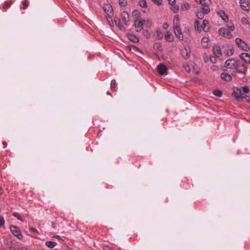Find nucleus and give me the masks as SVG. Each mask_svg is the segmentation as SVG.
Returning <instances> with one entry per match:
<instances>
[{
  "label": "nucleus",
  "instance_id": "nucleus-24",
  "mask_svg": "<svg viewBox=\"0 0 250 250\" xmlns=\"http://www.w3.org/2000/svg\"><path fill=\"white\" fill-rule=\"evenodd\" d=\"M213 93L218 97H221L222 96L223 93L222 91L219 89H214L213 91Z\"/></svg>",
  "mask_w": 250,
  "mask_h": 250
},
{
  "label": "nucleus",
  "instance_id": "nucleus-25",
  "mask_svg": "<svg viewBox=\"0 0 250 250\" xmlns=\"http://www.w3.org/2000/svg\"><path fill=\"white\" fill-rule=\"evenodd\" d=\"M234 49L233 48L228 49L225 52V55L227 56H231L234 53Z\"/></svg>",
  "mask_w": 250,
  "mask_h": 250
},
{
  "label": "nucleus",
  "instance_id": "nucleus-38",
  "mask_svg": "<svg viewBox=\"0 0 250 250\" xmlns=\"http://www.w3.org/2000/svg\"><path fill=\"white\" fill-rule=\"evenodd\" d=\"M143 35L144 36L146 37L147 39H148L150 38V33H149V32L147 30H146L145 31H144L143 32Z\"/></svg>",
  "mask_w": 250,
  "mask_h": 250
},
{
  "label": "nucleus",
  "instance_id": "nucleus-40",
  "mask_svg": "<svg viewBox=\"0 0 250 250\" xmlns=\"http://www.w3.org/2000/svg\"><path fill=\"white\" fill-rule=\"evenodd\" d=\"M171 5L173 7L172 10L173 11V12L175 13L179 9V6L178 5H176L175 3L173 4V5Z\"/></svg>",
  "mask_w": 250,
  "mask_h": 250
},
{
  "label": "nucleus",
  "instance_id": "nucleus-30",
  "mask_svg": "<svg viewBox=\"0 0 250 250\" xmlns=\"http://www.w3.org/2000/svg\"><path fill=\"white\" fill-rule=\"evenodd\" d=\"M13 216L14 217H16L18 219H19L22 222H24V220L23 219L22 216L19 213L15 212V213H13Z\"/></svg>",
  "mask_w": 250,
  "mask_h": 250
},
{
  "label": "nucleus",
  "instance_id": "nucleus-1",
  "mask_svg": "<svg viewBox=\"0 0 250 250\" xmlns=\"http://www.w3.org/2000/svg\"><path fill=\"white\" fill-rule=\"evenodd\" d=\"M229 69H234L231 74L234 76H236V73H238L243 75L244 77L247 71V67L244 63L234 59L227 60L225 65L222 67L223 71H227Z\"/></svg>",
  "mask_w": 250,
  "mask_h": 250
},
{
  "label": "nucleus",
  "instance_id": "nucleus-5",
  "mask_svg": "<svg viewBox=\"0 0 250 250\" xmlns=\"http://www.w3.org/2000/svg\"><path fill=\"white\" fill-rule=\"evenodd\" d=\"M218 34L225 38L230 39L232 37L231 33L228 29L221 28L218 31Z\"/></svg>",
  "mask_w": 250,
  "mask_h": 250
},
{
  "label": "nucleus",
  "instance_id": "nucleus-12",
  "mask_svg": "<svg viewBox=\"0 0 250 250\" xmlns=\"http://www.w3.org/2000/svg\"><path fill=\"white\" fill-rule=\"evenodd\" d=\"M241 94V90L237 87L233 88V91L232 93V96L236 99H239L240 95Z\"/></svg>",
  "mask_w": 250,
  "mask_h": 250
},
{
  "label": "nucleus",
  "instance_id": "nucleus-9",
  "mask_svg": "<svg viewBox=\"0 0 250 250\" xmlns=\"http://www.w3.org/2000/svg\"><path fill=\"white\" fill-rule=\"evenodd\" d=\"M212 51L215 57L219 58L222 54L221 48L218 45H214Z\"/></svg>",
  "mask_w": 250,
  "mask_h": 250
},
{
  "label": "nucleus",
  "instance_id": "nucleus-46",
  "mask_svg": "<svg viewBox=\"0 0 250 250\" xmlns=\"http://www.w3.org/2000/svg\"><path fill=\"white\" fill-rule=\"evenodd\" d=\"M242 22L244 24H248V21L247 19V18L243 17L242 19Z\"/></svg>",
  "mask_w": 250,
  "mask_h": 250
},
{
  "label": "nucleus",
  "instance_id": "nucleus-32",
  "mask_svg": "<svg viewBox=\"0 0 250 250\" xmlns=\"http://www.w3.org/2000/svg\"><path fill=\"white\" fill-rule=\"evenodd\" d=\"M29 5V2L27 0H24L22 1V8L25 9Z\"/></svg>",
  "mask_w": 250,
  "mask_h": 250
},
{
  "label": "nucleus",
  "instance_id": "nucleus-6",
  "mask_svg": "<svg viewBox=\"0 0 250 250\" xmlns=\"http://www.w3.org/2000/svg\"><path fill=\"white\" fill-rule=\"evenodd\" d=\"M235 42L239 48H241L244 50H247L249 48L248 44L240 38H236L235 39Z\"/></svg>",
  "mask_w": 250,
  "mask_h": 250
},
{
  "label": "nucleus",
  "instance_id": "nucleus-28",
  "mask_svg": "<svg viewBox=\"0 0 250 250\" xmlns=\"http://www.w3.org/2000/svg\"><path fill=\"white\" fill-rule=\"evenodd\" d=\"M11 4H12V3L11 1L4 2V3L2 5L3 9H7L8 7H9L11 6Z\"/></svg>",
  "mask_w": 250,
  "mask_h": 250
},
{
  "label": "nucleus",
  "instance_id": "nucleus-18",
  "mask_svg": "<svg viewBox=\"0 0 250 250\" xmlns=\"http://www.w3.org/2000/svg\"><path fill=\"white\" fill-rule=\"evenodd\" d=\"M127 37L130 41L134 42H139V38L133 34H129L128 35Z\"/></svg>",
  "mask_w": 250,
  "mask_h": 250
},
{
  "label": "nucleus",
  "instance_id": "nucleus-34",
  "mask_svg": "<svg viewBox=\"0 0 250 250\" xmlns=\"http://www.w3.org/2000/svg\"><path fill=\"white\" fill-rule=\"evenodd\" d=\"M119 4L121 6H125L127 4L126 0H119Z\"/></svg>",
  "mask_w": 250,
  "mask_h": 250
},
{
  "label": "nucleus",
  "instance_id": "nucleus-43",
  "mask_svg": "<svg viewBox=\"0 0 250 250\" xmlns=\"http://www.w3.org/2000/svg\"><path fill=\"white\" fill-rule=\"evenodd\" d=\"M130 47L131 48L130 49V50L132 49L135 51H140V49L139 48H138L137 47H136V46H135L134 45H132Z\"/></svg>",
  "mask_w": 250,
  "mask_h": 250
},
{
  "label": "nucleus",
  "instance_id": "nucleus-19",
  "mask_svg": "<svg viewBox=\"0 0 250 250\" xmlns=\"http://www.w3.org/2000/svg\"><path fill=\"white\" fill-rule=\"evenodd\" d=\"M182 55L185 59H187L190 57V52L186 48L182 51Z\"/></svg>",
  "mask_w": 250,
  "mask_h": 250
},
{
  "label": "nucleus",
  "instance_id": "nucleus-53",
  "mask_svg": "<svg viewBox=\"0 0 250 250\" xmlns=\"http://www.w3.org/2000/svg\"><path fill=\"white\" fill-rule=\"evenodd\" d=\"M159 46V44L158 43H155L154 44V48H156V47L158 48Z\"/></svg>",
  "mask_w": 250,
  "mask_h": 250
},
{
  "label": "nucleus",
  "instance_id": "nucleus-36",
  "mask_svg": "<svg viewBox=\"0 0 250 250\" xmlns=\"http://www.w3.org/2000/svg\"><path fill=\"white\" fill-rule=\"evenodd\" d=\"M5 221L3 217L2 216H0V228L3 227L4 225Z\"/></svg>",
  "mask_w": 250,
  "mask_h": 250
},
{
  "label": "nucleus",
  "instance_id": "nucleus-13",
  "mask_svg": "<svg viewBox=\"0 0 250 250\" xmlns=\"http://www.w3.org/2000/svg\"><path fill=\"white\" fill-rule=\"evenodd\" d=\"M217 14L225 21H227L229 20L228 16L225 14L224 11H223L222 10H220V11H218Z\"/></svg>",
  "mask_w": 250,
  "mask_h": 250
},
{
  "label": "nucleus",
  "instance_id": "nucleus-44",
  "mask_svg": "<svg viewBox=\"0 0 250 250\" xmlns=\"http://www.w3.org/2000/svg\"><path fill=\"white\" fill-rule=\"evenodd\" d=\"M152 1L157 5H161L162 1V0H152Z\"/></svg>",
  "mask_w": 250,
  "mask_h": 250
},
{
  "label": "nucleus",
  "instance_id": "nucleus-20",
  "mask_svg": "<svg viewBox=\"0 0 250 250\" xmlns=\"http://www.w3.org/2000/svg\"><path fill=\"white\" fill-rule=\"evenodd\" d=\"M114 22L115 24L119 27L120 30H123L124 26H123L122 23L121 22V21L119 18L115 17L114 18Z\"/></svg>",
  "mask_w": 250,
  "mask_h": 250
},
{
  "label": "nucleus",
  "instance_id": "nucleus-4",
  "mask_svg": "<svg viewBox=\"0 0 250 250\" xmlns=\"http://www.w3.org/2000/svg\"><path fill=\"white\" fill-rule=\"evenodd\" d=\"M174 32L176 37L180 40H184V36L180 28V25H176L173 27Z\"/></svg>",
  "mask_w": 250,
  "mask_h": 250
},
{
  "label": "nucleus",
  "instance_id": "nucleus-27",
  "mask_svg": "<svg viewBox=\"0 0 250 250\" xmlns=\"http://www.w3.org/2000/svg\"><path fill=\"white\" fill-rule=\"evenodd\" d=\"M209 41V39L207 37H203L202 39V44L203 46L206 47L208 46V43Z\"/></svg>",
  "mask_w": 250,
  "mask_h": 250
},
{
  "label": "nucleus",
  "instance_id": "nucleus-21",
  "mask_svg": "<svg viewBox=\"0 0 250 250\" xmlns=\"http://www.w3.org/2000/svg\"><path fill=\"white\" fill-rule=\"evenodd\" d=\"M122 16L124 19L125 24H126V22L129 21L128 14L125 11H124L122 14Z\"/></svg>",
  "mask_w": 250,
  "mask_h": 250
},
{
  "label": "nucleus",
  "instance_id": "nucleus-23",
  "mask_svg": "<svg viewBox=\"0 0 250 250\" xmlns=\"http://www.w3.org/2000/svg\"><path fill=\"white\" fill-rule=\"evenodd\" d=\"M179 16L177 15H176L174 17L173 21V26L175 27L176 25H179Z\"/></svg>",
  "mask_w": 250,
  "mask_h": 250
},
{
  "label": "nucleus",
  "instance_id": "nucleus-51",
  "mask_svg": "<svg viewBox=\"0 0 250 250\" xmlns=\"http://www.w3.org/2000/svg\"><path fill=\"white\" fill-rule=\"evenodd\" d=\"M104 250H112L108 246H107L104 247Z\"/></svg>",
  "mask_w": 250,
  "mask_h": 250
},
{
  "label": "nucleus",
  "instance_id": "nucleus-17",
  "mask_svg": "<svg viewBox=\"0 0 250 250\" xmlns=\"http://www.w3.org/2000/svg\"><path fill=\"white\" fill-rule=\"evenodd\" d=\"M208 13H205L204 10L202 11H198L196 13L197 17L199 19H202L204 17V14H208Z\"/></svg>",
  "mask_w": 250,
  "mask_h": 250
},
{
  "label": "nucleus",
  "instance_id": "nucleus-61",
  "mask_svg": "<svg viewBox=\"0 0 250 250\" xmlns=\"http://www.w3.org/2000/svg\"><path fill=\"white\" fill-rule=\"evenodd\" d=\"M54 238H60V236H58V235H55L54 236Z\"/></svg>",
  "mask_w": 250,
  "mask_h": 250
},
{
  "label": "nucleus",
  "instance_id": "nucleus-64",
  "mask_svg": "<svg viewBox=\"0 0 250 250\" xmlns=\"http://www.w3.org/2000/svg\"><path fill=\"white\" fill-rule=\"evenodd\" d=\"M146 22H147V24H151L150 22L149 21H147Z\"/></svg>",
  "mask_w": 250,
  "mask_h": 250
},
{
  "label": "nucleus",
  "instance_id": "nucleus-55",
  "mask_svg": "<svg viewBox=\"0 0 250 250\" xmlns=\"http://www.w3.org/2000/svg\"><path fill=\"white\" fill-rule=\"evenodd\" d=\"M143 29V28H136V31L137 32H140Z\"/></svg>",
  "mask_w": 250,
  "mask_h": 250
},
{
  "label": "nucleus",
  "instance_id": "nucleus-8",
  "mask_svg": "<svg viewBox=\"0 0 250 250\" xmlns=\"http://www.w3.org/2000/svg\"><path fill=\"white\" fill-rule=\"evenodd\" d=\"M240 4L241 8L244 10H249L250 8V1L246 0H240Z\"/></svg>",
  "mask_w": 250,
  "mask_h": 250
},
{
  "label": "nucleus",
  "instance_id": "nucleus-57",
  "mask_svg": "<svg viewBox=\"0 0 250 250\" xmlns=\"http://www.w3.org/2000/svg\"><path fill=\"white\" fill-rule=\"evenodd\" d=\"M110 26H112L113 25V21H112V20H111V22H108Z\"/></svg>",
  "mask_w": 250,
  "mask_h": 250
},
{
  "label": "nucleus",
  "instance_id": "nucleus-37",
  "mask_svg": "<svg viewBox=\"0 0 250 250\" xmlns=\"http://www.w3.org/2000/svg\"><path fill=\"white\" fill-rule=\"evenodd\" d=\"M111 88L112 89L115 90L116 88V81L113 80L111 82Z\"/></svg>",
  "mask_w": 250,
  "mask_h": 250
},
{
  "label": "nucleus",
  "instance_id": "nucleus-45",
  "mask_svg": "<svg viewBox=\"0 0 250 250\" xmlns=\"http://www.w3.org/2000/svg\"><path fill=\"white\" fill-rule=\"evenodd\" d=\"M216 57L213 56L210 57L209 59L210 62L212 63H215L216 61Z\"/></svg>",
  "mask_w": 250,
  "mask_h": 250
},
{
  "label": "nucleus",
  "instance_id": "nucleus-63",
  "mask_svg": "<svg viewBox=\"0 0 250 250\" xmlns=\"http://www.w3.org/2000/svg\"><path fill=\"white\" fill-rule=\"evenodd\" d=\"M13 250H16V249L15 248H10V250H13Z\"/></svg>",
  "mask_w": 250,
  "mask_h": 250
},
{
  "label": "nucleus",
  "instance_id": "nucleus-60",
  "mask_svg": "<svg viewBox=\"0 0 250 250\" xmlns=\"http://www.w3.org/2000/svg\"><path fill=\"white\" fill-rule=\"evenodd\" d=\"M111 20H112V19L110 17L107 18V20L108 22H111Z\"/></svg>",
  "mask_w": 250,
  "mask_h": 250
},
{
  "label": "nucleus",
  "instance_id": "nucleus-47",
  "mask_svg": "<svg viewBox=\"0 0 250 250\" xmlns=\"http://www.w3.org/2000/svg\"><path fill=\"white\" fill-rule=\"evenodd\" d=\"M29 230L31 232L35 233L37 232V230L33 228H29Z\"/></svg>",
  "mask_w": 250,
  "mask_h": 250
},
{
  "label": "nucleus",
  "instance_id": "nucleus-41",
  "mask_svg": "<svg viewBox=\"0 0 250 250\" xmlns=\"http://www.w3.org/2000/svg\"><path fill=\"white\" fill-rule=\"evenodd\" d=\"M243 90L245 93H248L250 92L249 87L248 86L243 87Z\"/></svg>",
  "mask_w": 250,
  "mask_h": 250
},
{
  "label": "nucleus",
  "instance_id": "nucleus-35",
  "mask_svg": "<svg viewBox=\"0 0 250 250\" xmlns=\"http://www.w3.org/2000/svg\"><path fill=\"white\" fill-rule=\"evenodd\" d=\"M189 7V5L188 3H185L184 4H183L182 5H181V8L184 10V9H188Z\"/></svg>",
  "mask_w": 250,
  "mask_h": 250
},
{
  "label": "nucleus",
  "instance_id": "nucleus-49",
  "mask_svg": "<svg viewBox=\"0 0 250 250\" xmlns=\"http://www.w3.org/2000/svg\"><path fill=\"white\" fill-rule=\"evenodd\" d=\"M247 96L244 93L241 92V95H240L239 99H243L246 98Z\"/></svg>",
  "mask_w": 250,
  "mask_h": 250
},
{
  "label": "nucleus",
  "instance_id": "nucleus-42",
  "mask_svg": "<svg viewBox=\"0 0 250 250\" xmlns=\"http://www.w3.org/2000/svg\"><path fill=\"white\" fill-rule=\"evenodd\" d=\"M157 37L159 39H161L163 38V35L161 32L157 31Z\"/></svg>",
  "mask_w": 250,
  "mask_h": 250
},
{
  "label": "nucleus",
  "instance_id": "nucleus-15",
  "mask_svg": "<svg viewBox=\"0 0 250 250\" xmlns=\"http://www.w3.org/2000/svg\"><path fill=\"white\" fill-rule=\"evenodd\" d=\"M166 40L169 42H172L173 40V37L170 31H167L165 36Z\"/></svg>",
  "mask_w": 250,
  "mask_h": 250
},
{
  "label": "nucleus",
  "instance_id": "nucleus-56",
  "mask_svg": "<svg viewBox=\"0 0 250 250\" xmlns=\"http://www.w3.org/2000/svg\"><path fill=\"white\" fill-rule=\"evenodd\" d=\"M51 224H52V227L53 229H55L56 228L55 223L54 222H52Z\"/></svg>",
  "mask_w": 250,
  "mask_h": 250
},
{
  "label": "nucleus",
  "instance_id": "nucleus-26",
  "mask_svg": "<svg viewBox=\"0 0 250 250\" xmlns=\"http://www.w3.org/2000/svg\"><path fill=\"white\" fill-rule=\"evenodd\" d=\"M208 24V21L207 20H204L203 21V24L201 25L202 29L207 31V30H206V28Z\"/></svg>",
  "mask_w": 250,
  "mask_h": 250
},
{
  "label": "nucleus",
  "instance_id": "nucleus-48",
  "mask_svg": "<svg viewBox=\"0 0 250 250\" xmlns=\"http://www.w3.org/2000/svg\"><path fill=\"white\" fill-rule=\"evenodd\" d=\"M163 27L164 29H167L168 27V25L167 22H165L163 25Z\"/></svg>",
  "mask_w": 250,
  "mask_h": 250
},
{
  "label": "nucleus",
  "instance_id": "nucleus-2",
  "mask_svg": "<svg viewBox=\"0 0 250 250\" xmlns=\"http://www.w3.org/2000/svg\"><path fill=\"white\" fill-rule=\"evenodd\" d=\"M195 1L201 5V9L204 10L205 13L210 12L209 4L211 3L210 0H195Z\"/></svg>",
  "mask_w": 250,
  "mask_h": 250
},
{
  "label": "nucleus",
  "instance_id": "nucleus-33",
  "mask_svg": "<svg viewBox=\"0 0 250 250\" xmlns=\"http://www.w3.org/2000/svg\"><path fill=\"white\" fill-rule=\"evenodd\" d=\"M183 67L184 68V70L186 72H187L188 73H189L190 72V67L188 64H187V63L184 64Z\"/></svg>",
  "mask_w": 250,
  "mask_h": 250
},
{
  "label": "nucleus",
  "instance_id": "nucleus-59",
  "mask_svg": "<svg viewBox=\"0 0 250 250\" xmlns=\"http://www.w3.org/2000/svg\"><path fill=\"white\" fill-rule=\"evenodd\" d=\"M3 193V189L2 188L0 187V194H1Z\"/></svg>",
  "mask_w": 250,
  "mask_h": 250
},
{
  "label": "nucleus",
  "instance_id": "nucleus-39",
  "mask_svg": "<svg viewBox=\"0 0 250 250\" xmlns=\"http://www.w3.org/2000/svg\"><path fill=\"white\" fill-rule=\"evenodd\" d=\"M227 26L228 28V29H229L230 31H233L234 30L235 27L233 24L229 25V24H228Z\"/></svg>",
  "mask_w": 250,
  "mask_h": 250
},
{
  "label": "nucleus",
  "instance_id": "nucleus-54",
  "mask_svg": "<svg viewBox=\"0 0 250 250\" xmlns=\"http://www.w3.org/2000/svg\"><path fill=\"white\" fill-rule=\"evenodd\" d=\"M137 14V11L136 10H134L133 12H132V15H136V14Z\"/></svg>",
  "mask_w": 250,
  "mask_h": 250
},
{
  "label": "nucleus",
  "instance_id": "nucleus-50",
  "mask_svg": "<svg viewBox=\"0 0 250 250\" xmlns=\"http://www.w3.org/2000/svg\"><path fill=\"white\" fill-rule=\"evenodd\" d=\"M168 1L170 4L173 5V4L175 3V0H168Z\"/></svg>",
  "mask_w": 250,
  "mask_h": 250
},
{
  "label": "nucleus",
  "instance_id": "nucleus-62",
  "mask_svg": "<svg viewBox=\"0 0 250 250\" xmlns=\"http://www.w3.org/2000/svg\"><path fill=\"white\" fill-rule=\"evenodd\" d=\"M106 93H107V94H108V95H111V93H110L109 91H107Z\"/></svg>",
  "mask_w": 250,
  "mask_h": 250
},
{
  "label": "nucleus",
  "instance_id": "nucleus-16",
  "mask_svg": "<svg viewBox=\"0 0 250 250\" xmlns=\"http://www.w3.org/2000/svg\"><path fill=\"white\" fill-rule=\"evenodd\" d=\"M103 9L106 13H112V7L109 4H104L103 6Z\"/></svg>",
  "mask_w": 250,
  "mask_h": 250
},
{
  "label": "nucleus",
  "instance_id": "nucleus-14",
  "mask_svg": "<svg viewBox=\"0 0 250 250\" xmlns=\"http://www.w3.org/2000/svg\"><path fill=\"white\" fill-rule=\"evenodd\" d=\"M221 78L224 81L227 82H230L232 80V78L230 75L226 73H222L221 74Z\"/></svg>",
  "mask_w": 250,
  "mask_h": 250
},
{
  "label": "nucleus",
  "instance_id": "nucleus-7",
  "mask_svg": "<svg viewBox=\"0 0 250 250\" xmlns=\"http://www.w3.org/2000/svg\"><path fill=\"white\" fill-rule=\"evenodd\" d=\"M158 73L160 75H164L167 74V66L162 63L159 64L157 67Z\"/></svg>",
  "mask_w": 250,
  "mask_h": 250
},
{
  "label": "nucleus",
  "instance_id": "nucleus-52",
  "mask_svg": "<svg viewBox=\"0 0 250 250\" xmlns=\"http://www.w3.org/2000/svg\"><path fill=\"white\" fill-rule=\"evenodd\" d=\"M2 145L3 146V148H5L7 146V143L5 142H3L2 143Z\"/></svg>",
  "mask_w": 250,
  "mask_h": 250
},
{
  "label": "nucleus",
  "instance_id": "nucleus-10",
  "mask_svg": "<svg viewBox=\"0 0 250 250\" xmlns=\"http://www.w3.org/2000/svg\"><path fill=\"white\" fill-rule=\"evenodd\" d=\"M240 57L245 62L250 64V56L248 53H242Z\"/></svg>",
  "mask_w": 250,
  "mask_h": 250
},
{
  "label": "nucleus",
  "instance_id": "nucleus-31",
  "mask_svg": "<svg viewBox=\"0 0 250 250\" xmlns=\"http://www.w3.org/2000/svg\"><path fill=\"white\" fill-rule=\"evenodd\" d=\"M139 5L142 7H146V2L145 0H140L139 1Z\"/></svg>",
  "mask_w": 250,
  "mask_h": 250
},
{
  "label": "nucleus",
  "instance_id": "nucleus-22",
  "mask_svg": "<svg viewBox=\"0 0 250 250\" xmlns=\"http://www.w3.org/2000/svg\"><path fill=\"white\" fill-rule=\"evenodd\" d=\"M200 22L196 20L194 22V28L196 30H197L199 32H201L202 31L201 26H199Z\"/></svg>",
  "mask_w": 250,
  "mask_h": 250
},
{
  "label": "nucleus",
  "instance_id": "nucleus-3",
  "mask_svg": "<svg viewBox=\"0 0 250 250\" xmlns=\"http://www.w3.org/2000/svg\"><path fill=\"white\" fill-rule=\"evenodd\" d=\"M10 229L12 234L18 239L21 240L23 236L18 227L12 225L10 227Z\"/></svg>",
  "mask_w": 250,
  "mask_h": 250
},
{
  "label": "nucleus",
  "instance_id": "nucleus-29",
  "mask_svg": "<svg viewBox=\"0 0 250 250\" xmlns=\"http://www.w3.org/2000/svg\"><path fill=\"white\" fill-rule=\"evenodd\" d=\"M57 245V243L53 241H48V248H53Z\"/></svg>",
  "mask_w": 250,
  "mask_h": 250
},
{
  "label": "nucleus",
  "instance_id": "nucleus-58",
  "mask_svg": "<svg viewBox=\"0 0 250 250\" xmlns=\"http://www.w3.org/2000/svg\"><path fill=\"white\" fill-rule=\"evenodd\" d=\"M24 249H25L26 250V248H25V247H21V248H18V250H23Z\"/></svg>",
  "mask_w": 250,
  "mask_h": 250
},
{
  "label": "nucleus",
  "instance_id": "nucleus-11",
  "mask_svg": "<svg viewBox=\"0 0 250 250\" xmlns=\"http://www.w3.org/2000/svg\"><path fill=\"white\" fill-rule=\"evenodd\" d=\"M145 20H139L138 19H136L134 21V26L136 28H143L145 24Z\"/></svg>",
  "mask_w": 250,
  "mask_h": 250
}]
</instances>
